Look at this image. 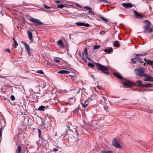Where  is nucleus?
I'll return each mask as SVG.
<instances>
[{
	"label": "nucleus",
	"instance_id": "nucleus-1",
	"mask_svg": "<svg viewBox=\"0 0 153 153\" xmlns=\"http://www.w3.org/2000/svg\"><path fill=\"white\" fill-rule=\"evenodd\" d=\"M145 68L141 67L136 68L134 70L136 74L140 77H144L145 75Z\"/></svg>",
	"mask_w": 153,
	"mask_h": 153
},
{
	"label": "nucleus",
	"instance_id": "nucleus-2",
	"mask_svg": "<svg viewBox=\"0 0 153 153\" xmlns=\"http://www.w3.org/2000/svg\"><path fill=\"white\" fill-rule=\"evenodd\" d=\"M95 64L99 70L102 72L107 75L109 74V72L107 71L108 70V68L107 67L99 63H95Z\"/></svg>",
	"mask_w": 153,
	"mask_h": 153
},
{
	"label": "nucleus",
	"instance_id": "nucleus-3",
	"mask_svg": "<svg viewBox=\"0 0 153 153\" xmlns=\"http://www.w3.org/2000/svg\"><path fill=\"white\" fill-rule=\"evenodd\" d=\"M144 22L147 23V25L144 26L145 30L147 32H151L152 31V29L150 27V23L148 20H145Z\"/></svg>",
	"mask_w": 153,
	"mask_h": 153
},
{
	"label": "nucleus",
	"instance_id": "nucleus-4",
	"mask_svg": "<svg viewBox=\"0 0 153 153\" xmlns=\"http://www.w3.org/2000/svg\"><path fill=\"white\" fill-rule=\"evenodd\" d=\"M29 20L35 24L36 25H42L43 23L40 21L39 19H35L33 17H30L29 18Z\"/></svg>",
	"mask_w": 153,
	"mask_h": 153
},
{
	"label": "nucleus",
	"instance_id": "nucleus-5",
	"mask_svg": "<svg viewBox=\"0 0 153 153\" xmlns=\"http://www.w3.org/2000/svg\"><path fill=\"white\" fill-rule=\"evenodd\" d=\"M38 131L39 133V137L40 138V140H42V142L41 143H39V141H37L36 142V143L38 146H42L43 145V143L45 141V140L43 139V137L41 136V131L39 129H38Z\"/></svg>",
	"mask_w": 153,
	"mask_h": 153
},
{
	"label": "nucleus",
	"instance_id": "nucleus-6",
	"mask_svg": "<svg viewBox=\"0 0 153 153\" xmlns=\"http://www.w3.org/2000/svg\"><path fill=\"white\" fill-rule=\"evenodd\" d=\"M112 145L114 147L117 148H120L121 147V145L118 142L116 138L114 139L113 140Z\"/></svg>",
	"mask_w": 153,
	"mask_h": 153
},
{
	"label": "nucleus",
	"instance_id": "nucleus-7",
	"mask_svg": "<svg viewBox=\"0 0 153 153\" xmlns=\"http://www.w3.org/2000/svg\"><path fill=\"white\" fill-rule=\"evenodd\" d=\"M144 77L145 78L143 79V80L145 81H152L153 79V77L146 74H145Z\"/></svg>",
	"mask_w": 153,
	"mask_h": 153
},
{
	"label": "nucleus",
	"instance_id": "nucleus-8",
	"mask_svg": "<svg viewBox=\"0 0 153 153\" xmlns=\"http://www.w3.org/2000/svg\"><path fill=\"white\" fill-rule=\"evenodd\" d=\"M75 24L78 26H84L86 27H88L90 26V25L88 23H84L81 22H76Z\"/></svg>",
	"mask_w": 153,
	"mask_h": 153
},
{
	"label": "nucleus",
	"instance_id": "nucleus-9",
	"mask_svg": "<svg viewBox=\"0 0 153 153\" xmlns=\"http://www.w3.org/2000/svg\"><path fill=\"white\" fill-rule=\"evenodd\" d=\"M57 44L60 48H64L65 45L62 40L60 39L57 41Z\"/></svg>",
	"mask_w": 153,
	"mask_h": 153
},
{
	"label": "nucleus",
	"instance_id": "nucleus-10",
	"mask_svg": "<svg viewBox=\"0 0 153 153\" xmlns=\"http://www.w3.org/2000/svg\"><path fill=\"white\" fill-rule=\"evenodd\" d=\"M134 16L137 19H141L143 17L142 15L135 11L134 12Z\"/></svg>",
	"mask_w": 153,
	"mask_h": 153
},
{
	"label": "nucleus",
	"instance_id": "nucleus-11",
	"mask_svg": "<svg viewBox=\"0 0 153 153\" xmlns=\"http://www.w3.org/2000/svg\"><path fill=\"white\" fill-rule=\"evenodd\" d=\"M84 8L85 9L89 10V11L88 12V13L89 14L93 15H95L93 11H91L92 10V9L91 7H88L85 6L84 7Z\"/></svg>",
	"mask_w": 153,
	"mask_h": 153
},
{
	"label": "nucleus",
	"instance_id": "nucleus-12",
	"mask_svg": "<svg viewBox=\"0 0 153 153\" xmlns=\"http://www.w3.org/2000/svg\"><path fill=\"white\" fill-rule=\"evenodd\" d=\"M122 5L125 7L128 8L129 7H132V4L131 3H122Z\"/></svg>",
	"mask_w": 153,
	"mask_h": 153
},
{
	"label": "nucleus",
	"instance_id": "nucleus-13",
	"mask_svg": "<svg viewBox=\"0 0 153 153\" xmlns=\"http://www.w3.org/2000/svg\"><path fill=\"white\" fill-rule=\"evenodd\" d=\"M22 43L23 44L24 46H25L26 51H27V50H31L29 45L28 44H27V43L24 42H22Z\"/></svg>",
	"mask_w": 153,
	"mask_h": 153
},
{
	"label": "nucleus",
	"instance_id": "nucleus-14",
	"mask_svg": "<svg viewBox=\"0 0 153 153\" xmlns=\"http://www.w3.org/2000/svg\"><path fill=\"white\" fill-rule=\"evenodd\" d=\"M143 88H150L152 87L153 86V85L151 83H149L147 84H143Z\"/></svg>",
	"mask_w": 153,
	"mask_h": 153
},
{
	"label": "nucleus",
	"instance_id": "nucleus-15",
	"mask_svg": "<svg viewBox=\"0 0 153 153\" xmlns=\"http://www.w3.org/2000/svg\"><path fill=\"white\" fill-rule=\"evenodd\" d=\"M70 73L69 71L66 70H60L58 72V73L61 74H69Z\"/></svg>",
	"mask_w": 153,
	"mask_h": 153
},
{
	"label": "nucleus",
	"instance_id": "nucleus-16",
	"mask_svg": "<svg viewBox=\"0 0 153 153\" xmlns=\"http://www.w3.org/2000/svg\"><path fill=\"white\" fill-rule=\"evenodd\" d=\"M82 107L85 108L88 105V101L87 100H85L84 103H82Z\"/></svg>",
	"mask_w": 153,
	"mask_h": 153
},
{
	"label": "nucleus",
	"instance_id": "nucleus-17",
	"mask_svg": "<svg viewBox=\"0 0 153 153\" xmlns=\"http://www.w3.org/2000/svg\"><path fill=\"white\" fill-rule=\"evenodd\" d=\"M143 60L145 61L147 63V64L150 65H153V61L149 60H146V59H144Z\"/></svg>",
	"mask_w": 153,
	"mask_h": 153
},
{
	"label": "nucleus",
	"instance_id": "nucleus-18",
	"mask_svg": "<svg viewBox=\"0 0 153 153\" xmlns=\"http://www.w3.org/2000/svg\"><path fill=\"white\" fill-rule=\"evenodd\" d=\"M136 82L138 84V86L141 87H143V84H142V82L141 81L138 80L136 81Z\"/></svg>",
	"mask_w": 153,
	"mask_h": 153
},
{
	"label": "nucleus",
	"instance_id": "nucleus-19",
	"mask_svg": "<svg viewBox=\"0 0 153 153\" xmlns=\"http://www.w3.org/2000/svg\"><path fill=\"white\" fill-rule=\"evenodd\" d=\"M27 33L29 39L30 40H32V33L30 31H28Z\"/></svg>",
	"mask_w": 153,
	"mask_h": 153
},
{
	"label": "nucleus",
	"instance_id": "nucleus-20",
	"mask_svg": "<svg viewBox=\"0 0 153 153\" xmlns=\"http://www.w3.org/2000/svg\"><path fill=\"white\" fill-rule=\"evenodd\" d=\"M113 51V48H111L108 49H105L104 50V51L105 52H108V53H110L112 51Z\"/></svg>",
	"mask_w": 153,
	"mask_h": 153
},
{
	"label": "nucleus",
	"instance_id": "nucleus-21",
	"mask_svg": "<svg viewBox=\"0 0 153 153\" xmlns=\"http://www.w3.org/2000/svg\"><path fill=\"white\" fill-rule=\"evenodd\" d=\"M114 74L115 76L119 79H122V76L120 74L116 72L114 73Z\"/></svg>",
	"mask_w": 153,
	"mask_h": 153
},
{
	"label": "nucleus",
	"instance_id": "nucleus-22",
	"mask_svg": "<svg viewBox=\"0 0 153 153\" xmlns=\"http://www.w3.org/2000/svg\"><path fill=\"white\" fill-rule=\"evenodd\" d=\"M59 133L61 136H63L65 135L67 133V132L66 130H61L59 132Z\"/></svg>",
	"mask_w": 153,
	"mask_h": 153
},
{
	"label": "nucleus",
	"instance_id": "nucleus-23",
	"mask_svg": "<svg viewBox=\"0 0 153 153\" xmlns=\"http://www.w3.org/2000/svg\"><path fill=\"white\" fill-rule=\"evenodd\" d=\"M135 59H137V60L140 63H144L143 61V60L142 59L140 58L137 57H135Z\"/></svg>",
	"mask_w": 153,
	"mask_h": 153
},
{
	"label": "nucleus",
	"instance_id": "nucleus-24",
	"mask_svg": "<svg viewBox=\"0 0 153 153\" xmlns=\"http://www.w3.org/2000/svg\"><path fill=\"white\" fill-rule=\"evenodd\" d=\"M45 108V106L41 105L39 108L37 110L40 111H44Z\"/></svg>",
	"mask_w": 153,
	"mask_h": 153
},
{
	"label": "nucleus",
	"instance_id": "nucleus-25",
	"mask_svg": "<svg viewBox=\"0 0 153 153\" xmlns=\"http://www.w3.org/2000/svg\"><path fill=\"white\" fill-rule=\"evenodd\" d=\"M114 45L115 47H119L120 46L119 42L118 41H116L114 42Z\"/></svg>",
	"mask_w": 153,
	"mask_h": 153
},
{
	"label": "nucleus",
	"instance_id": "nucleus-26",
	"mask_svg": "<svg viewBox=\"0 0 153 153\" xmlns=\"http://www.w3.org/2000/svg\"><path fill=\"white\" fill-rule=\"evenodd\" d=\"M84 54L86 57L87 58H88L87 56L88 55V53L87 52V49L86 48H85L84 51Z\"/></svg>",
	"mask_w": 153,
	"mask_h": 153
},
{
	"label": "nucleus",
	"instance_id": "nucleus-27",
	"mask_svg": "<svg viewBox=\"0 0 153 153\" xmlns=\"http://www.w3.org/2000/svg\"><path fill=\"white\" fill-rule=\"evenodd\" d=\"M16 151L18 153H21V148L20 146H19L17 148Z\"/></svg>",
	"mask_w": 153,
	"mask_h": 153
},
{
	"label": "nucleus",
	"instance_id": "nucleus-28",
	"mask_svg": "<svg viewBox=\"0 0 153 153\" xmlns=\"http://www.w3.org/2000/svg\"><path fill=\"white\" fill-rule=\"evenodd\" d=\"M76 75L75 74H74L73 75H70L68 76V77L71 78L72 79L74 80L76 77Z\"/></svg>",
	"mask_w": 153,
	"mask_h": 153
},
{
	"label": "nucleus",
	"instance_id": "nucleus-29",
	"mask_svg": "<svg viewBox=\"0 0 153 153\" xmlns=\"http://www.w3.org/2000/svg\"><path fill=\"white\" fill-rule=\"evenodd\" d=\"M13 39L14 43V47L15 48H16L18 46V44L17 43V42L16 41V40L14 38H13Z\"/></svg>",
	"mask_w": 153,
	"mask_h": 153
},
{
	"label": "nucleus",
	"instance_id": "nucleus-30",
	"mask_svg": "<svg viewBox=\"0 0 153 153\" xmlns=\"http://www.w3.org/2000/svg\"><path fill=\"white\" fill-rule=\"evenodd\" d=\"M123 84L124 85L128 86V87L131 85V84L128 82H124L123 83Z\"/></svg>",
	"mask_w": 153,
	"mask_h": 153
},
{
	"label": "nucleus",
	"instance_id": "nucleus-31",
	"mask_svg": "<svg viewBox=\"0 0 153 153\" xmlns=\"http://www.w3.org/2000/svg\"><path fill=\"white\" fill-rule=\"evenodd\" d=\"M102 153H112V151L108 150H102Z\"/></svg>",
	"mask_w": 153,
	"mask_h": 153
},
{
	"label": "nucleus",
	"instance_id": "nucleus-32",
	"mask_svg": "<svg viewBox=\"0 0 153 153\" xmlns=\"http://www.w3.org/2000/svg\"><path fill=\"white\" fill-rule=\"evenodd\" d=\"M65 6L64 4H60L58 5L57 6V7L59 8H62L65 7Z\"/></svg>",
	"mask_w": 153,
	"mask_h": 153
},
{
	"label": "nucleus",
	"instance_id": "nucleus-33",
	"mask_svg": "<svg viewBox=\"0 0 153 153\" xmlns=\"http://www.w3.org/2000/svg\"><path fill=\"white\" fill-rule=\"evenodd\" d=\"M101 19L102 20L105 21L106 22H107L108 21L107 19H106L105 18L103 17V16H101L100 17Z\"/></svg>",
	"mask_w": 153,
	"mask_h": 153
},
{
	"label": "nucleus",
	"instance_id": "nucleus-34",
	"mask_svg": "<svg viewBox=\"0 0 153 153\" xmlns=\"http://www.w3.org/2000/svg\"><path fill=\"white\" fill-rule=\"evenodd\" d=\"M88 66L92 68H93L95 66L93 64L91 63H88Z\"/></svg>",
	"mask_w": 153,
	"mask_h": 153
},
{
	"label": "nucleus",
	"instance_id": "nucleus-35",
	"mask_svg": "<svg viewBox=\"0 0 153 153\" xmlns=\"http://www.w3.org/2000/svg\"><path fill=\"white\" fill-rule=\"evenodd\" d=\"M100 45H95L94 46V49H96L99 48H100Z\"/></svg>",
	"mask_w": 153,
	"mask_h": 153
},
{
	"label": "nucleus",
	"instance_id": "nucleus-36",
	"mask_svg": "<svg viewBox=\"0 0 153 153\" xmlns=\"http://www.w3.org/2000/svg\"><path fill=\"white\" fill-rule=\"evenodd\" d=\"M136 60H137V59H135V57L134 58H132L131 59V62L134 64H135L136 63Z\"/></svg>",
	"mask_w": 153,
	"mask_h": 153
},
{
	"label": "nucleus",
	"instance_id": "nucleus-37",
	"mask_svg": "<svg viewBox=\"0 0 153 153\" xmlns=\"http://www.w3.org/2000/svg\"><path fill=\"white\" fill-rule=\"evenodd\" d=\"M146 55V53H145L144 54H136V56H143Z\"/></svg>",
	"mask_w": 153,
	"mask_h": 153
},
{
	"label": "nucleus",
	"instance_id": "nucleus-38",
	"mask_svg": "<svg viewBox=\"0 0 153 153\" xmlns=\"http://www.w3.org/2000/svg\"><path fill=\"white\" fill-rule=\"evenodd\" d=\"M37 73L40 74H44V72L42 70H40L37 71L36 72Z\"/></svg>",
	"mask_w": 153,
	"mask_h": 153
},
{
	"label": "nucleus",
	"instance_id": "nucleus-39",
	"mask_svg": "<svg viewBox=\"0 0 153 153\" xmlns=\"http://www.w3.org/2000/svg\"><path fill=\"white\" fill-rule=\"evenodd\" d=\"M27 52L29 56H30L31 54V50H27L26 51Z\"/></svg>",
	"mask_w": 153,
	"mask_h": 153
},
{
	"label": "nucleus",
	"instance_id": "nucleus-40",
	"mask_svg": "<svg viewBox=\"0 0 153 153\" xmlns=\"http://www.w3.org/2000/svg\"><path fill=\"white\" fill-rule=\"evenodd\" d=\"M43 6H44V7L48 9H50L51 7H50L48 6H47L45 5H43Z\"/></svg>",
	"mask_w": 153,
	"mask_h": 153
},
{
	"label": "nucleus",
	"instance_id": "nucleus-41",
	"mask_svg": "<svg viewBox=\"0 0 153 153\" xmlns=\"http://www.w3.org/2000/svg\"><path fill=\"white\" fill-rule=\"evenodd\" d=\"M11 99L12 100H15V98L14 96L13 95H12L11 96Z\"/></svg>",
	"mask_w": 153,
	"mask_h": 153
},
{
	"label": "nucleus",
	"instance_id": "nucleus-42",
	"mask_svg": "<svg viewBox=\"0 0 153 153\" xmlns=\"http://www.w3.org/2000/svg\"><path fill=\"white\" fill-rule=\"evenodd\" d=\"M98 1L100 2H102L104 3H106L107 2V1L106 0H98Z\"/></svg>",
	"mask_w": 153,
	"mask_h": 153
},
{
	"label": "nucleus",
	"instance_id": "nucleus-43",
	"mask_svg": "<svg viewBox=\"0 0 153 153\" xmlns=\"http://www.w3.org/2000/svg\"><path fill=\"white\" fill-rule=\"evenodd\" d=\"M54 61L57 63H59L60 62V61L59 59H54Z\"/></svg>",
	"mask_w": 153,
	"mask_h": 153
},
{
	"label": "nucleus",
	"instance_id": "nucleus-44",
	"mask_svg": "<svg viewBox=\"0 0 153 153\" xmlns=\"http://www.w3.org/2000/svg\"><path fill=\"white\" fill-rule=\"evenodd\" d=\"M105 32V31L102 30L100 31V33L101 34H104Z\"/></svg>",
	"mask_w": 153,
	"mask_h": 153
},
{
	"label": "nucleus",
	"instance_id": "nucleus-45",
	"mask_svg": "<svg viewBox=\"0 0 153 153\" xmlns=\"http://www.w3.org/2000/svg\"><path fill=\"white\" fill-rule=\"evenodd\" d=\"M80 90H81V89H79V90L77 92H76V89H73V91H74V92H75V91L76 93H78L79 92V91H80Z\"/></svg>",
	"mask_w": 153,
	"mask_h": 153
},
{
	"label": "nucleus",
	"instance_id": "nucleus-46",
	"mask_svg": "<svg viewBox=\"0 0 153 153\" xmlns=\"http://www.w3.org/2000/svg\"><path fill=\"white\" fill-rule=\"evenodd\" d=\"M56 3L58 4L60 2V1L59 0H56L55 1Z\"/></svg>",
	"mask_w": 153,
	"mask_h": 153
},
{
	"label": "nucleus",
	"instance_id": "nucleus-47",
	"mask_svg": "<svg viewBox=\"0 0 153 153\" xmlns=\"http://www.w3.org/2000/svg\"><path fill=\"white\" fill-rule=\"evenodd\" d=\"M5 51H6V52H9V53L10 52V50L9 49H7Z\"/></svg>",
	"mask_w": 153,
	"mask_h": 153
},
{
	"label": "nucleus",
	"instance_id": "nucleus-48",
	"mask_svg": "<svg viewBox=\"0 0 153 153\" xmlns=\"http://www.w3.org/2000/svg\"><path fill=\"white\" fill-rule=\"evenodd\" d=\"M58 150V149L56 148L53 149V150L54 151L56 152Z\"/></svg>",
	"mask_w": 153,
	"mask_h": 153
},
{
	"label": "nucleus",
	"instance_id": "nucleus-49",
	"mask_svg": "<svg viewBox=\"0 0 153 153\" xmlns=\"http://www.w3.org/2000/svg\"><path fill=\"white\" fill-rule=\"evenodd\" d=\"M1 131H2V128H1L0 130V137H1L2 135Z\"/></svg>",
	"mask_w": 153,
	"mask_h": 153
},
{
	"label": "nucleus",
	"instance_id": "nucleus-50",
	"mask_svg": "<svg viewBox=\"0 0 153 153\" xmlns=\"http://www.w3.org/2000/svg\"><path fill=\"white\" fill-rule=\"evenodd\" d=\"M83 60L85 62H87L86 59L85 58H83Z\"/></svg>",
	"mask_w": 153,
	"mask_h": 153
},
{
	"label": "nucleus",
	"instance_id": "nucleus-51",
	"mask_svg": "<svg viewBox=\"0 0 153 153\" xmlns=\"http://www.w3.org/2000/svg\"><path fill=\"white\" fill-rule=\"evenodd\" d=\"M66 127H67L69 129V128H70V126L68 125H67L66 126Z\"/></svg>",
	"mask_w": 153,
	"mask_h": 153
},
{
	"label": "nucleus",
	"instance_id": "nucleus-52",
	"mask_svg": "<svg viewBox=\"0 0 153 153\" xmlns=\"http://www.w3.org/2000/svg\"><path fill=\"white\" fill-rule=\"evenodd\" d=\"M97 87L99 89H100V86H97Z\"/></svg>",
	"mask_w": 153,
	"mask_h": 153
},
{
	"label": "nucleus",
	"instance_id": "nucleus-53",
	"mask_svg": "<svg viewBox=\"0 0 153 153\" xmlns=\"http://www.w3.org/2000/svg\"><path fill=\"white\" fill-rule=\"evenodd\" d=\"M76 5L77 6H79V5L78 4V3H76Z\"/></svg>",
	"mask_w": 153,
	"mask_h": 153
},
{
	"label": "nucleus",
	"instance_id": "nucleus-54",
	"mask_svg": "<svg viewBox=\"0 0 153 153\" xmlns=\"http://www.w3.org/2000/svg\"><path fill=\"white\" fill-rule=\"evenodd\" d=\"M78 7H79L80 8H82V7L79 5V6H78Z\"/></svg>",
	"mask_w": 153,
	"mask_h": 153
},
{
	"label": "nucleus",
	"instance_id": "nucleus-55",
	"mask_svg": "<svg viewBox=\"0 0 153 153\" xmlns=\"http://www.w3.org/2000/svg\"><path fill=\"white\" fill-rule=\"evenodd\" d=\"M146 64V63H144V65H145Z\"/></svg>",
	"mask_w": 153,
	"mask_h": 153
},
{
	"label": "nucleus",
	"instance_id": "nucleus-56",
	"mask_svg": "<svg viewBox=\"0 0 153 153\" xmlns=\"http://www.w3.org/2000/svg\"><path fill=\"white\" fill-rule=\"evenodd\" d=\"M150 113H152V112L151 111V112H149Z\"/></svg>",
	"mask_w": 153,
	"mask_h": 153
},
{
	"label": "nucleus",
	"instance_id": "nucleus-57",
	"mask_svg": "<svg viewBox=\"0 0 153 153\" xmlns=\"http://www.w3.org/2000/svg\"><path fill=\"white\" fill-rule=\"evenodd\" d=\"M152 81L153 82V79H152Z\"/></svg>",
	"mask_w": 153,
	"mask_h": 153
},
{
	"label": "nucleus",
	"instance_id": "nucleus-58",
	"mask_svg": "<svg viewBox=\"0 0 153 153\" xmlns=\"http://www.w3.org/2000/svg\"><path fill=\"white\" fill-rule=\"evenodd\" d=\"M83 89H84V90H85V89H84V88H83Z\"/></svg>",
	"mask_w": 153,
	"mask_h": 153
},
{
	"label": "nucleus",
	"instance_id": "nucleus-59",
	"mask_svg": "<svg viewBox=\"0 0 153 153\" xmlns=\"http://www.w3.org/2000/svg\"><path fill=\"white\" fill-rule=\"evenodd\" d=\"M27 121H28L29 120L28 119H27Z\"/></svg>",
	"mask_w": 153,
	"mask_h": 153
}]
</instances>
